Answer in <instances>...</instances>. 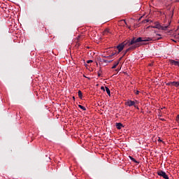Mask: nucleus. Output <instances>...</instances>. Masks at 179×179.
Here are the masks:
<instances>
[{
    "instance_id": "nucleus-5",
    "label": "nucleus",
    "mask_w": 179,
    "mask_h": 179,
    "mask_svg": "<svg viewBox=\"0 0 179 179\" xmlns=\"http://www.w3.org/2000/svg\"><path fill=\"white\" fill-rule=\"evenodd\" d=\"M127 106L129 107H132V106H135V101L129 100L126 102Z\"/></svg>"
},
{
    "instance_id": "nucleus-12",
    "label": "nucleus",
    "mask_w": 179,
    "mask_h": 179,
    "mask_svg": "<svg viewBox=\"0 0 179 179\" xmlns=\"http://www.w3.org/2000/svg\"><path fill=\"white\" fill-rule=\"evenodd\" d=\"M129 159H131L134 163H138L139 164V162L136 161V159H135L134 157H129Z\"/></svg>"
},
{
    "instance_id": "nucleus-11",
    "label": "nucleus",
    "mask_w": 179,
    "mask_h": 179,
    "mask_svg": "<svg viewBox=\"0 0 179 179\" xmlns=\"http://www.w3.org/2000/svg\"><path fill=\"white\" fill-rule=\"evenodd\" d=\"M79 108H81L83 111H86V108L82 105H78Z\"/></svg>"
},
{
    "instance_id": "nucleus-10",
    "label": "nucleus",
    "mask_w": 179,
    "mask_h": 179,
    "mask_svg": "<svg viewBox=\"0 0 179 179\" xmlns=\"http://www.w3.org/2000/svg\"><path fill=\"white\" fill-rule=\"evenodd\" d=\"M78 93V97H79V99H82V97H83V93H82V91L79 90Z\"/></svg>"
},
{
    "instance_id": "nucleus-6",
    "label": "nucleus",
    "mask_w": 179,
    "mask_h": 179,
    "mask_svg": "<svg viewBox=\"0 0 179 179\" xmlns=\"http://www.w3.org/2000/svg\"><path fill=\"white\" fill-rule=\"evenodd\" d=\"M124 125H122V123H116V128L117 129H121V128H123Z\"/></svg>"
},
{
    "instance_id": "nucleus-19",
    "label": "nucleus",
    "mask_w": 179,
    "mask_h": 179,
    "mask_svg": "<svg viewBox=\"0 0 179 179\" xmlns=\"http://www.w3.org/2000/svg\"><path fill=\"white\" fill-rule=\"evenodd\" d=\"M101 90H103V92L106 91V90L104 89V87H101Z\"/></svg>"
},
{
    "instance_id": "nucleus-13",
    "label": "nucleus",
    "mask_w": 179,
    "mask_h": 179,
    "mask_svg": "<svg viewBox=\"0 0 179 179\" xmlns=\"http://www.w3.org/2000/svg\"><path fill=\"white\" fill-rule=\"evenodd\" d=\"M103 33H104V34H108V33H110V29H105Z\"/></svg>"
},
{
    "instance_id": "nucleus-18",
    "label": "nucleus",
    "mask_w": 179,
    "mask_h": 179,
    "mask_svg": "<svg viewBox=\"0 0 179 179\" xmlns=\"http://www.w3.org/2000/svg\"><path fill=\"white\" fill-rule=\"evenodd\" d=\"M114 55H117V52L112 53L111 57H113V56H114Z\"/></svg>"
},
{
    "instance_id": "nucleus-4",
    "label": "nucleus",
    "mask_w": 179,
    "mask_h": 179,
    "mask_svg": "<svg viewBox=\"0 0 179 179\" xmlns=\"http://www.w3.org/2000/svg\"><path fill=\"white\" fill-rule=\"evenodd\" d=\"M169 62L170 64H171V65H175V66H179V62H177L173 59H170Z\"/></svg>"
},
{
    "instance_id": "nucleus-8",
    "label": "nucleus",
    "mask_w": 179,
    "mask_h": 179,
    "mask_svg": "<svg viewBox=\"0 0 179 179\" xmlns=\"http://www.w3.org/2000/svg\"><path fill=\"white\" fill-rule=\"evenodd\" d=\"M172 86H175V87H179V83H178V82L173 81V82L172 83Z\"/></svg>"
},
{
    "instance_id": "nucleus-23",
    "label": "nucleus",
    "mask_w": 179,
    "mask_h": 179,
    "mask_svg": "<svg viewBox=\"0 0 179 179\" xmlns=\"http://www.w3.org/2000/svg\"><path fill=\"white\" fill-rule=\"evenodd\" d=\"M122 59V57H120V61H121Z\"/></svg>"
},
{
    "instance_id": "nucleus-24",
    "label": "nucleus",
    "mask_w": 179,
    "mask_h": 179,
    "mask_svg": "<svg viewBox=\"0 0 179 179\" xmlns=\"http://www.w3.org/2000/svg\"><path fill=\"white\" fill-rule=\"evenodd\" d=\"M162 121H164V119H161Z\"/></svg>"
},
{
    "instance_id": "nucleus-25",
    "label": "nucleus",
    "mask_w": 179,
    "mask_h": 179,
    "mask_svg": "<svg viewBox=\"0 0 179 179\" xmlns=\"http://www.w3.org/2000/svg\"><path fill=\"white\" fill-rule=\"evenodd\" d=\"M73 100H75V96L73 97Z\"/></svg>"
},
{
    "instance_id": "nucleus-21",
    "label": "nucleus",
    "mask_w": 179,
    "mask_h": 179,
    "mask_svg": "<svg viewBox=\"0 0 179 179\" xmlns=\"http://www.w3.org/2000/svg\"><path fill=\"white\" fill-rule=\"evenodd\" d=\"M135 94H139V91H136V92H135Z\"/></svg>"
},
{
    "instance_id": "nucleus-27",
    "label": "nucleus",
    "mask_w": 179,
    "mask_h": 179,
    "mask_svg": "<svg viewBox=\"0 0 179 179\" xmlns=\"http://www.w3.org/2000/svg\"><path fill=\"white\" fill-rule=\"evenodd\" d=\"M178 83H179V82H178ZM179 85V84H178Z\"/></svg>"
},
{
    "instance_id": "nucleus-7",
    "label": "nucleus",
    "mask_w": 179,
    "mask_h": 179,
    "mask_svg": "<svg viewBox=\"0 0 179 179\" xmlns=\"http://www.w3.org/2000/svg\"><path fill=\"white\" fill-rule=\"evenodd\" d=\"M106 92L108 96H111V92L110 91V89L108 87H105Z\"/></svg>"
},
{
    "instance_id": "nucleus-2",
    "label": "nucleus",
    "mask_w": 179,
    "mask_h": 179,
    "mask_svg": "<svg viewBox=\"0 0 179 179\" xmlns=\"http://www.w3.org/2000/svg\"><path fill=\"white\" fill-rule=\"evenodd\" d=\"M157 174L160 177H163V178H164V179H169V176L166 173V172H164L163 171H160V170L158 171Z\"/></svg>"
},
{
    "instance_id": "nucleus-16",
    "label": "nucleus",
    "mask_w": 179,
    "mask_h": 179,
    "mask_svg": "<svg viewBox=\"0 0 179 179\" xmlns=\"http://www.w3.org/2000/svg\"><path fill=\"white\" fill-rule=\"evenodd\" d=\"M91 62H93V60H87V64H91Z\"/></svg>"
},
{
    "instance_id": "nucleus-1",
    "label": "nucleus",
    "mask_w": 179,
    "mask_h": 179,
    "mask_svg": "<svg viewBox=\"0 0 179 179\" xmlns=\"http://www.w3.org/2000/svg\"><path fill=\"white\" fill-rule=\"evenodd\" d=\"M155 39L152 38H133L132 40H128V41H124L123 43H120L119 45L116 47L117 49H118V52L117 54H120L122 50H124V47L125 45H127L129 47L126 51L124 52V55H125L128 52L132 51L138 47H140L139 43H143V41L147 42V41H153Z\"/></svg>"
},
{
    "instance_id": "nucleus-17",
    "label": "nucleus",
    "mask_w": 179,
    "mask_h": 179,
    "mask_svg": "<svg viewBox=\"0 0 179 179\" xmlns=\"http://www.w3.org/2000/svg\"><path fill=\"white\" fill-rule=\"evenodd\" d=\"M100 72H101V71H98V76H99V78H100V76L101 75V73Z\"/></svg>"
},
{
    "instance_id": "nucleus-15",
    "label": "nucleus",
    "mask_w": 179,
    "mask_h": 179,
    "mask_svg": "<svg viewBox=\"0 0 179 179\" xmlns=\"http://www.w3.org/2000/svg\"><path fill=\"white\" fill-rule=\"evenodd\" d=\"M173 85V82H169L166 83V86H170V85Z\"/></svg>"
},
{
    "instance_id": "nucleus-3",
    "label": "nucleus",
    "mask_w": 179,
    "mask_h": 179,
    "mask_svg": "<svg viewBox=\"0 0 179 179\" xmlns=\"http://www.w3.org/2000/svg\"><path fill=\"white\" fill-rule=\"evenodd\" d=\"M155 29H159V30H167V27H162V25H160V24L157 23L155 24V26L154 27Z\"/></svg>"
},
{
    "instance_id": "nucleus-26",
    "label": "nucleus",
    "mask_w": 179,
    "mask_h": 179,
    "mask_svg": "<svg viewBox=\"0 0 179 179\" xmlns=\"http://www.w3.org/2000/svg\"><path fill=\"white\" fill-rule=\"evenodd\" d=\"M177 38H178V40H179V36H178V37H177Z\"/></svg>"
},
{
    "instance_id": "nucleus-22",
    "label": "nucleus",
    "mask_w": 179,
    "mask_h": 179,
    "mask_svg": "<svg viewBox=\"0 0 179 179\" xmlns=\"http://www.w3.org/2000/svg\"><path fill=\"white\" fill-rule=\"evenodd\" d=\"M145 22L148 23V22H150V20H145Z\"/></svg>"
},
{
    "instance_id": "nucleus-20",
    "label": "nucleus",
    "mask_w": 179,
    "mask_h": 179,
    "mask_svg": "<svg viewBox=\"0 0 179 179\" xmlns=\"http://www.w3.org/2000/svg\"><path fill=\"white\" fill-rule=\"evenodd\" d=\"M122 22H124L125 24H127V21H125V20H122Z\"/></svg>"
},
{
    "instance_id": "nucleus-14",
    "label": "nucleus",
    "mask_w": 179,
    "mask_h": 179,
    "mask_svg": "<svg viewBox=\"0 0 179 179\" xmlns=\"http://www.w3.org/2000/svg\"><path fill=\"white\" fill-rule=\"evenodd\" d=\"M112 62H113L112 60L108 61V60H106V59H103V62H106V64Z\"/></svg>"
},
{
    "instance_id": "nucleus-9",
    "label": "nucleus",
    "mask_w": 179,
    "mask_h": 179,
    "mask_svg": "<svg viewBox=\"0 0 179 179\" xmlns=\"http://www.w3.org/2000/svg\"><path fill=\"white\" fill-rule=\"evenodd\" d=\"M118 64H120V62H115L114 65L112 67V69H115V68H117V66H118Z\"/></svg>"
}]
</instances>
